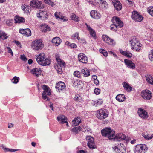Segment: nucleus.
I'll return each instance as SVG.
<instances>
[{"mask_svg":"<svg viewBox=\"0 0 153 153\" xmlns=\"http://www.w3.org/2000/svg\"><path fill=\"white\" fill-rule=\"evenodd\" d=\"M129 43L132 50L137 52L140 51L142 47V44L140 43L138 39L135 36L131 37Z\"/></svg>","mask_w":153,"mask_h":153,"instance_id":"obj_1","label":"nucleus"},{"mask_svg":"<svg viewBox=\"0 0 153 153\" xmlns=\"http://www.w3.org/2000/svg\"><path fill=\"white\" fill-rule=\"evenodd\" d=\"M36 60L38 63L42 66L49 65L51 62V60L46 57L44 53H41L38 56H36Z\"/></svg>","mask_w":153,"mask_h":153,"instance_id":"obj_2","label":"nucleus"},{"mask_svg":"<svg viewBox=\"0 0 153 153\" xmlns=\"http://www.w3.org/2000/svg\"><path fill=\"white\" fill-rule=\"evenodd\" d=\"M96 116L100 120H103L107 118L109 114L107 110L102 108L96 111Z\"/></svg>","mask_w":153,"mask_h":153,"instance_id":"obj_3","label":"nucleus"},{"mask_svg":"<svg viewBox=\"0 0 153 153\" xmlns=\"http://www.w3.org/2000/svg\"><path fill=\"white\" fill-rule=\"evenodd\" d=\"M115 131L110 128H106L101 130L102 136L108 137L109 139H113L114 137Z\"/></svg>","mask_w":153,"mask_h":153,"instance_id":"obj_4","label":"nucleus"},{"mask_svg":"<svg viewBox=\"0 0 153 153\" xmlns=\"http://www.w3.org/2000/svg\"><path fill=\"white\" fill-rule=\"evenodd\" d=\"M44 45L43 42L42 40L36 39L32 42L31 47L33 49L39 51L43 48Z\"/></svg>","mask_w":153,"mask_h":153,"instance_id":"obj_5","label":"nucleus"},{"mask_svg":"<svg viewBox=\"0 0 153 153\" xmlns=\"http://www.w3.org/2000/svg\"><path fill=\"white\" fill-rule=\"evenodd\" d=\"M132 19L137 22H141L143 19V16L137 11L134 10L132 12Z\"/></svg>","mask_w":153,"mask_h":153,"instance_id":"obj_6","label":"nucleus"},{"mask_svg":"<svg viewBox=\"0 0 153 153\" xmlns=\"http://www.w3.org/2000/svg\"><path fill=\"white\" fill-rule=\"evenodd\" d=\"M147 146L145 144H140L135 146V153H145L148 150Z\"/></svg>","mask_w":153,"mask_h":153,"instance_id":"obj_7","label":"nucleus"},{"mask_svg":"<svg viewBox=\"0 0 153 153\" xmlns=\"http://www.w3.org/2000/svg\"><path fill=\"white\" fill-rule=\"evenodd\" d=\"M102 39L105 43L108 45L114 46L115 44V41L113 39L110 38L106 35L103 34L102 35Z\"/></svg>","mask_w":153,"mask_h":153,"instance_id":"obj_8","label":"nucleus"},{"mask_svg":"<svg viewBox=\"0 0 153 153\" xmlns=\"http://www.w3.org/2000/svg\"><path fill=\"white\" fill-rule=\"evenodd\" d=\"M111 21L113 24L119 27V28L123 26V23L120 18L117 16L113 17L111 19Z\"/></svg>","mask_w":153,"mask_h":153,"instance_id":"obj_9","label":"nucleus"},{"mask_svg":"<svg viewBox=\"0 0 153 153\" xmlns=\"http://www.w3.org/2000/svg\"><path fill=\"white\" fill-rule=\"evenodd\" d=\"M86 140L87 141V145L89 148L94 149L96 148L94 138L89 136H87Z\"/></svg>","mask_w":153,"mask_h":153,"instance_id":"obj_10","label":"nucleus"},{"mask_svg":"<svg viewBox=\"0 0 153 153\" xmlns=\"http://www.w3.org/2000/svg\"><path fill=\"white\" fill-rule=\"evenodd\" d=\"M30 6L35 8L41 9L43 8L41 2L36 0H32L30 2Z\"/></svg>","mask_w":153,"mask_h":153,"instance_id":"obj_11","label":"nucleus"},{"mask_svg":"<svg viewBox=\"0 0 153 153\" xmlns=\"http://www.w3.org/2000/svg\"><path fill=\"white\" fill-rule=\"evenodd\" d=\"M141 96L143 99L149 100L152 97V93L150 91L148 90H145L141 92Z\"/></svg>","mask_w":153,"mask_h":153,"instance_id":"obj_12","label":"nucleus"},{"mask_svg":"<svg viewBox=\"0 0 153 153\" xmlns=\"http://www.w3.org/2000/svg\"><path fill=\"white\" fill-rule=\"evenodd\" d=\"M138 114L139 116L143 119H146L149 117L147 112L142 108H140L138 109Z\"/></svg>","mask_w":153,"mask_h":153,"instance_id":"obj_13","label":"nucleus"},{"mask_svg":"<svg viewBox=\"0 0 153 153\" xmlns=\"http://www.w3.org/2000/svg\"><path fill=\"white\" fill-rule=\"evenodd\" d=\"M19 32L21 34L27 37L30 36L31 35V31L29 28H27L25 29H20L19 30Z\"/></svg>","mask_w":153,"mask_h":153,"instance_id":"obj_14","label":"nucleus"},{"mask_svg":"<svg viewBox=\"0 0 153 153\" xmlns=\"http://www.w3.org/2000/svg\"><path fill=\"white\" fill-rule=\"evenodd\" d=\"M78 60L80 62L86 63L88 62V58L85 54L80 53L78 55Z\"/></svg>","mask_w":153,"mask_h":153,"instance_id":"obj_15","label":"nucleus"},{"mask_svg":"<svg viewBox=\"0 0 153 153\" xmlns=\"http://www.w3.org/2000/svg\"><path fill=\"white\" fill-rule=\"evenodd\" d=\"M65 88V83L62 81L56 83L55 86L56 89L58 90L59 92H60L63 90Z\"/></svg>","mask_w":153,"mask_h":153,"instance_id":"obj_16","label":"nucleus"},{"mask_svg":"<svg viewBox=\"0 0 153 153\" xmlns=\"http://www.w3.org/2000/svg\"><path fill=\"white\" fill-rule=\"evenodd\" d=\"M124 62L128 68L134 69L135 68V64L131 60L125 59L124 60Z\"/></svg>","mask_w":153,"mask_h":153,"instance_id":"obj_17","label":"nucleus"},{"mask_svg":"<svg viewBox=\"0 0 153 153\" xmlns=\"http://www.w3.org/2000/svg\"><path fill=\"white\" fill-rule=\"evenodd\" d=\"M54 16L56 19H61L63 22H66L68 21L67 17L63 16L62 13L60 12H56L55 13Z\"/></svg>","mask_w":153,"mask_h":153,"instance_id":"obj_18","label":"nucleus"},{"mask_svg":"<svg viewBox=\"0 0 153 153\" xmlns=\"http://www.w3.org/2000/svg\"><path fill=\"white\" fill-rule=\"evenodd\" d=\"M56 60L57 62V65H56L57 67L59 66L61 68H64L65 65V63L63 60H62L60 58L59 56H56Z\"/></svg>","mask_w":153,"mask_h":153,"instance_id":"obj_19","label":"nucleus"},{"mask_svg":"<svg viewBox=\"0 0 153 153\" xmlns=\"http://www.w3.org/2000/svg\"><path fill=\"white\" fill-rule=\"evenodd\" d=\"M90 15L92 18L97 19H100L101 17V14L96 10H91Z\"/></svg>","mask_w":153,"mask_h":153,"instance_id":"obj_20","label":"nucleus"},{"mask_svg":"<svg viewBox=\"0 0 153 153\" xmlns=\"http://www.w3.org/2000/svg\"><path fill=\"white\" fill-rule=\"evenodd\" d=\"M57 119L58 121H59L62 124L66 123L67 127L68 126V124L67 122V118L64 115H62L57 117Z\"/></svg>","mask_w":153,"mask_h":153,"instance_id":"obj_21","label":"nucleus"},{"mask_svg":"<svg viewBox=\"0 0 153 153\" xmlns=\"http://www.w3.org/2000/svg\"><path fill=\"white\" fill-rule=\"evenodd\" d=\"M112 2L115 9L117 11L120 10L122 8L121 4L117 0H114Z\"/></svg>","mask_w":153,"mask_h":153,"instance_id":"obj_22","label":"nucleus"},{"mask_svg":"<svg viewBox=\"0 0 153 153\" xmlns=\"http://www.w3.org/2000/svg\"><path fill=\"white\" fill-rule=\"evenodd\" d=\"M114 137H113L114 140H117L118 141H120L121 140H124L126 138V136L123 134L122 133H119L117 135H115V134H114Z\"/></svg>","mask_w":153,"mask_h":153,"instance_id":"obj_23","label":"nucleus"},{"mask_svg":"<svg viewBox=\"0 0 153 153\" xmlns=\"http://www.w3.org/2000/svg\"><path fill=\"white\" fill-rule=\"evenodd\" d=\"M85 25L86 26L91 36L93 37L94 39H95L96 38L95 31L87 24H85Z\"/></svg>","mask_w":153,"mask_h":153,"instance_id":"obj_24","label":"nucleus"},{"mask_svg":"<svg viewBox=\"0 0 153 153\" xmlns=\"http://www.w3.org/2000/svg\"><path fill=\"white\" fill-rule=\"evenodd\" d=\"M14 20L15 23H22L25 22V19L24 18L17 15L15 16Z\"/></svg>","mask_w":153,"mask_h":153,"instance_id":"obj_25","label":"nucleus"},{"mask_svg":"<svg viewBox=\"0 0 153 153\" xmlns=\"http://www.w3.org/2000/svg\"><path fill=\"white\" fill-rule=\"evenodd\" d=\"M42 88L44 90L42 94H46L48 96L51 94V90L48 86L44 85H43Z\"/></svg>","mask_w":153,"mask_h":153,"instance_id":"obj_26","label":"nucleus"},{"mask_svg":"<svg viewBox=\"0 0 153 153\" xmlns=\"http://www.w3.org/2000/svg\"><path fill=\"white\" fill-rule=\"evenodd\" d=\"M120 52V53L128 58H131L132 56V54L128 51H124L121 49L119 50Z\"/></svg>","mask_w":153,"mask_h":153,"instance_id":"obj_27","label":"nucleus"},{"mask_svg":"<svg viewBox=\"0 0 153 153\" xmlns=\"http://www.w3.org/2000/svg\"><path fill=\"white\" fill-rule=\"evenodd\" d=\"M41 72L40 68H35L31 70V73L36 76H38L39 75H40Z\"/></svg>","mask_w":153,"mask_h":153,"instance_id":"obj_28","label":"nucleus"},{"mask_svg":"<svg viewBox=\"0 0 153 153\" xmlns=\"http://www.w3.org/2000/svg\"><path fill=\"white\" fill-rule=\"evenodd\" d=\"M74 99L76 102L78 103H82L84 102V99L79 94H75Z\"/></svg>","mask_w":153,"mask_h":153,"instance_id":"obj_29","label":"nucleus"},{"mask_svg":"<svg viewBox=\"0 0 153 153\" xmlns=\"http://www.w3.org/2000/svg\"><path fill=\"white\" fill-rule=\"evenodd\" d=\"M62 41L60 38L56 37L53 39L52 40V43L53 45L58 46L61 43Z\"/></svg>","mask_w":153,"mask_h":153,"instance_id":"obj_30","label":"nucleus"},{"mask_svg":"<svg viewBox=\"0 0 153 153\" xmlns=\"http://www.w3.org/2000/svg\"><path fill=\"white\" fill-rule=\"evenodd\" d=\"M123 85L124 89L127 92L131 91L132 90V88L130 86L129 84L125 82H123Z\"/></svg>","mask_w":153,"mask_h":153,"instance_id":"obj_31","label":"nucleus"},{"mask_svg":"<svg viewBox=\"0 0 153 153\" xmlns=\"http://www.w3.org/2000/svg\"><path fill=\"white\" fill-rule=\"evenodd\" d=\"M47 14V12L45 11H43L41 10H40V12L39 13H38L37 14V16L38 17H39L41 19L42 18H46V16Z\"/></svg>","mask_w":153,"mask_h":153,"instance_id":"obj_32","label":"nucleus"},{"mask_svg":"<svg viewBox=\"0 0 153 153\" xmlns=\"http://www.w3.org/2000/svg\"><path fill=\"white\" fill-rule=\"evenodd\" d=\"M9 35L4 31L2 30L0 31V39L4 40L7 39Z\"/></svg>","mask_w":153,"mask_h":153,"instance_id":"obj_33","label":"nucleus"},{"mask_svg":"<svg viewBox=\"0 0 153 153\" xmlns=\"http://www.w3.org/2000/svg\"><path fill=\"white\" fill-rule=\"evenodd\" d=\"M81 72L83 74L84 76L85 77L89 76L90 74V71L86 68L82 69L81 70Z\"/></svg>","mask_w":153,"mask_h":153,"instance_id":"obj_34","label":"nucleus"},{"mask_svg":"<svg viewBox=\"0 0 153 153\" xmlns=\"http://www.w3.org/2000/svg\"><path fill=\"white\" fill-rule=\"evenodd\" d=\"M82 130L81 127L79 126L76 127H74L71 129V131L73 134H76Z\"/></svg>","mask_w":153,"mask_h":153,"instance_id":"obj_35","label":"nucleus"},{"mask_svg":"<svg viewBox=\"0 0 153 153\" xmlns=\"http://www.w3.org/2000/svg\"><path fill=\"white\" fill-rule=\"evenodd\" d=\"M116 99L118 101L122 102L125 100V97L124 95L120 94L118 95L116 97Z\"/></svg>","mask_w":153,"mask_h":153,"instance_id":"obj_36","label":"nucleus"},{"mask_svg":"<svg viewBox=\"0 0 153 153\" xmlns=\"http://www.w3.org/2000/svg\"><path fill=\"white\" fill-rule=\"evenodd\" d=\"M71 19L76 22H78L80 21V19L78 16L75 14L72 13L70 17Z\"/></svg>","mask_w":153,"mask_h":153,"instance_id":"obj_37","label":"nucleus"},{"mask_svg":"<svg viewBox=\"0 0 153 153\" xmlns=\"http://www.w3.org/2000/svg\"><path fill=\"white\" fill-rule=\"evenodd\" d=\"M81 119L80 117L75 118L72 121V124L74 126H76L81 123Z\"/></svg>","mask_w":153,"mask_h":153,"instance_id":"obj_38","label":"nucleus"},{"mask_svg":"<svg viewBox=\"0 0 153 153\" xmlns=\"http://www.w3.org/2000/svg\"><path fill=\"white\" fill-rule=\"evenodd\" d=\"M146 80L149 83L153 85V78L152 76L149 75H147L146 76Z\"/></svg>","mask_w":153,"mask_h":153,"instance_id":"obj_39","label":"nucleus"},{"mask_svg":"<svg viewBox=\"0 0 153 153\" xmlns=\"http://www.w3.org/2000/svg\"><path fill=\"white\" fill-rule=\"evenodd\" d=\"M41 29H42V31L44 32L49 31L50 30V27L45 24L42 26Z\"/></svg>","mask_w":153,"mask_h":153,"instance_id":"obj_40","label":"nucleus"},{"mask_svg":"<svg viewBox=\"0 0 153 153\" xmlns=\"http://www.w3.org/2000/svg\"><path fill=\"white\" fill-rule=\"evenodd\" d=\"M1 147L2 148L4 149L5 151V152H15L19 150L18 149H10L9 148H7L5 147V146L4 145H2L1 146Z\"/></svg>","mask_w":153,"mask_h":153,"instance_id":"obj_41","label":"nucleus"},{"mask_svg":"<svg viewBox=\"0 0 153 153\" xmlns=\"http://www.w3.org/2000/svg\"><path fill=\"white\" fill-rule=\"evenodd\" d=\"M30 8V6L25 5H22V9L26 13H30L31 10Z\"/></svg>","mask_w":153,"mask_h":153,"instance_id":"obj_42","label":"nucleus"},{"mask_svg":"<svg viewBox=\"0 0 153 153\" xmlns=\"http://www.w3.org/2000/svg\"><path fill=\"white\" fill-rule=\"evenodd\" d=\"M99 2L101 4L102 6L105 8L108 7V4L105 0H98Z\"/></svg>","mask_w":153,"mask_h":153,"instance_id":"obj_43","label":"nucleus"},{"mask_svg":"<svg viewBox=\"0 0 153 153\" xmlns=\"http://www.w3.org/2000/svg\"><path fill=\"white\" fill-rule=\"evenodd\" d=\"M71 38L73 39H77L78 40H79L80 38L79 36V33L78 32L75 33L71 36Z\"/></svg>","mask_w":153,"mask_h":153,"instance_id":"obj_44","label":"nucleus"},{"mask_svg":"<svg viewBox=\"0 0 153 153\" xmlns=\"http://www.w3.org/2000/svg\"><path fill=\"white\" fill-rule=\"evenodd\" d=\"M99 52L105 57H107L108 55V53L105 50L101 48L99 49Z\"/></svg>","mask_w":153,"mask_h":153,"instance_id":"obj_45","label":"nucleus"},{"mask_svg":"<svg viewBox=\"0 0 153 153\" xmlns=\"http://www.w3.org/2000/svg\"><path fill=\"white\" fill-rule=\"evenodd\" d=\"M44 2L49 5L53 7L55 5L54 3L51 0H44Z\"/></svg>","mask_w":153,"mask_h":153,"instance_id":"obj_46","label":"nucleus"},{"mask_svg":"<svg viewBox=\"0 0 153 153\" xmlns=\"http://www.w3.org/2000/svg\"><path fill=\"white\" fill-rule=\"evenodd\" d=\"M148 13L153 16V7H149L147 8Z\"/></svg>","mask_w":153,"mask_h":153,"instance_id":"obj_47","label":"nucleus"},{"mask_svg":"<svg viewBox=\"0 0 153 153\" xmlns=\"http://www.w3.org/2000/svg\"><path fill=\"white\" fill-rule=\"evenodd\" d=\"M74 75L75 76L79 78H81V77L80 72L78 71H75L74 73Z\"/></svg>","mask_w":153,"mask_h":153,"instance_id":"obj_48","label":"nucleus"},{"mask_svg":"<svg viewBox=\"0 0 153 153\" xmlns=\"http://www.w3.org/2000/svg\"><path fill=\"white\" fill-rule=\"evenodd\" d=\"M110 28L111 30L116 31L117 30L118 28L119 27L113 23L111 25Z\"/></svg>","mask_w":153,"mask_h":153,"instance_id":"obj_49","label":"nucleus"},{"mask_svg":"<svg viewBox=\"0 0 153 153\" xmlns=\"http://www.w3.org/2000/svg\"><path fill=\"white\" fill-rule=\"evenodd\" d=\"M19 77L15 76L12 80V82L16 84L19 82Z\"/></svg>","mask_w":153,"mask_h":153,"instance_id":"obj_50","label":"nucleus"},{"mask_svg":"<svg viewBox=\"0 0 153 153\" xmlns=\"http://www.w3.org/2000/svg\"><path fill=\"white\" fill-rule=\"evenodd\" d=\"M149 58L151 61L153 60V50H151L150 52L149 53Z\"/></svg>","mask_w":153,"mask_h":153,"instance_id":"obj_51","label":"nucleus"},{"mask_svg":"<svg viewBox=\"0 0 153 153\" xmlns=\"http://www.w3.org/2000/svg\"><path fill=\"white\" fill-rule=\"evenodd\" d=\"M102 103V101L101 100L98 99L94 102V104H97L98 105H100Z\"/></svg>","mask_w":153,"mask_h":153,"instance_id":"obj_52","label":"nucleus"},{"mask_svg":"<svg viewBox=\"0 0 153 153\" xmlns=\"http://www.w3.org/2000/svg\"><path fill=\"white\" fill-rule=\"evenodd\" d=\"M100 89L98 88H95L94 90V93L96 95L99 94L100 93Z\"/></svg>","mask_w":153,"mask_h":153,"instance_id":"obj_53","label":"nucleus"},{"mask_svg":"<svg viewBox=\"0 0 153 153\" xmlns=\"http://www.w3.org/2000/svg\"><path fill=\"white\" fill-rule=\"evenodd\" d=\"M46 95H47L46 94H42V98L43 99L45 100L46 101H48L50 100L49 99L47 96Z\"/></svg>","mask_w":153,"mask_h":153,"instance_id":"obj_54","label":"nucleus"},{"mask_svg":"<svg viewBox=\"0 0 153 153\" xmlns=\"http://www.w3.org/2000/svg\"><path fill=\"white\" fill-rule=\"evenodd\" d=\"M112 148L116 153H120V152H119L120 149H119L117 146H114Z\"/></svg>","mask_w":153,"mask_h":153,"instance_id":"obj_55","label":"nucleus"},{"mask_svg":"<svg viewBox=\"0 0 153 153\" xmlns=\"http://www.w3.org/2000/svg\"><path fill=\"white\" fill-rule=\"evenodd\" d=\"M7 49L8 51V53H10L12 56H13V53L11 48L9 47H7Z\"/></svg>","mask_w":153,"mask_h":153,"instance_id":"obj_56","label":"nucleus"},{"mask_svg":"<svg viewBox=\"0 0 153 153\" xmlns=\"http://www.w3.org/2000/svg\"><path fill=\"white\" fill-rule=\"evenodd\" d=\"M144 137L145 139L147 140L151 139H152V138L153 137V136L152 135L151 136H150L148 135H145L144 136Z\"/></svg>","mask_w":153,"mask_h":153,"instance_id":"obj_57","label":"nucleus"},{"mask_svg":"<svg viewBox=\"0 0 153 153\" xmlns=\"http://www.w3.org/2000/svg\"><path fill=\"white\" fill-rule=\"evenodd\" d=\"M57 71L58 74H61L62 72V69L61 67H57Z\"/></svg>","mask_w":153,"mask_h":153,"instance_id":"obj_58","label":"nucleus"},{"mask_svg":"<svg viewBox=\"0 0 153 153\" xmlns=\"http://www.w3.org/2000/svg\"><path fill=\"white\" fill-rule=\"evenodd\" d=\"M21 59L24 61H26L27 60V58L24 55H21Z\"/></svg>","mask_w":153,"mask_h":153,"instance_id":"obj_59","label":"nucleus"},{"mask_svg":"<svg viewBox=\"0 0 153 153\" xmlns=\"http://www.w3.org/2000/svg\"><path fill=\"white\" fill-rule=\"evenodd\" d=\"M149 40L150 41H153V32H152L149 36Z\"/></svg>","mask_w":153,"mask_h":153,"instance_id":"obj_60","label":"nucleus"},{"mask_svg":"<svg viewBox=\"0 0 153 153\" xmlns=\"http://www.w3.org/2000/svg\"><path fill=\"white\" fill-rule=\"evenodd\" d=\"M69 46L72 48H75L77 47V45L75 43H72Z\"/></svg>","mask_w":153,"mask_h":153,"instance_id":"obj_61","label":"nucleus"},{"mask_svg":"<svg viewBox=\"0 0 153 153\" xmlns=\"http://www.w3.org/2000/svg\"><path fill=\"white\" fill-rule=\"evenodd\" d=\"M6 23L7 25L9 26H11L12 25V24L10 21L9 20H7L6 21Z\"/></svg>","mask_w":153,"mask_h":153,"instance_id":"obj_62","label":"nucleus"},{"mask_svg":"<svg viewBox=\"0 0 153 153\" xmlns=\"http://www.w3.org/2000/svg\"><path fill=\"white\" fill-rule=\"evenodd\" d=\"M77 153H88L87 151H85L83 150H81L77 152Z\"/></svg>","mask_w":153,"mask_h":153,"instance_id":"obj_63","label":"nucleus"},{"mask_svg":"<svg viewBox=\"0 0 153 153\" xmlns=\"http://www.w3.org/2000/svg\"><path fill=\"white\" fill-rule=\"evenodd\" d=\"M81 43L82 44L86 43V41L84 39H80L79 40Z\"/></svg>","mask_w":153,"mask_h":153,"instance_id":"obj_64","label":"nucleus"}]
</instances>
